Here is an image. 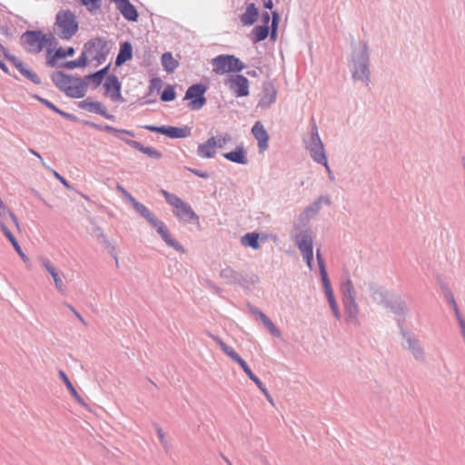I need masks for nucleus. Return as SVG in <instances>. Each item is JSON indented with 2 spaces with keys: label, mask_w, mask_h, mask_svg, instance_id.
<instances>
[{
  "label": "nucleus",
  "mask_w": 465,
  "mask_h": 465,
  "mask_svg": "<svg viewBox=\"0 0 465 465\" xmlns=\"http://www.w3.org/2000/svg\"><path fill=\"white\" fill-rule=\"evenodd\" d=\"M130 203L135 212L147 221V223L157 232L163 241L170 247L180 252H185L183 246L173 239L165 223L159 220L143 203L138 202L134 196H130Z\"/></svg>",
  "instance_id": "f257e3e1"
},
{
  "label": "nucleus",
  "mask_w": 465,
  "mask_h": 465,
  "mask_svg": "<svg viewBox=\"0 0 465 465\" xmlns=\"http://www.w3.org/2000/svg\"><path fill=\"white\" fill-rule=\"evenodd\" d=\"M53 84L61 92L70 98H82L85 95L88 84L79 76H72L63 71H56L51 74Z\"/></svg>",
  "instance_id": "f03ea898"
},
{
  "label": "nucleus",
  "mask_w": 465,
  "mask_h": 465,
  "mask_svg": "<svg viewBox=\"0 0 465 465\" xmlns=\"http://www.w3.org/2000/svg\"><path fill=\"white\" fill-rule=\"evenodd\" d=\"M350 70L354 82H363L366 86L371 82L370 55L367 42L362 43L361 50H353L351 53Z\"/></svg>",
  "instance_id": "7ed1b4c3"
},
{
  "label": "nucleus",
  "mask_w": 465,
  "mask_h": 465,
  "mask_svg": "<svg viewBox=\"0 0 465 465\" xmlns=\"http://www.w3.org/2000/svg\"><path fill=\"white\" fill-rule=\"evenodd\" d=\"M310 134V141L306 143L305 147L310 152V155L312 158V160L315 163L322 164L325 167L329 180L333 182L335 180V176L329 166L324 145L321 140L318 132V127L313 118H312V127Z\"/></svg>",
  "instance_id": "20e7f679"
},
{
  "label": "nucleus",
  "mask_w": 465,
  "mask_h": 465,
  "mask_svg": "<svg viewBox=\"0 0 465 465\" xmlns=\"http://www.w3.org/2000/svg\"><path fill=\"white\" fill-rule=\"evenodd\" d=\"M79 24L71 10H61L55 15L54 32L63 40H70L78 31Z\"/></svg>",
  "instance_id": "39448f33"
},
{
  "label": "nucleus",
  "mask_w": 465,
  "mask_h": 465,
  "mask_svg": "<svg viewBox=\"0 0 465 465\" xmlns=\"http://www.w3.org/2000/svg\"><path fill=\"white\" fill-rule=\"evenodd\" d=\"M113 41L105 37L97 36L84 43L83 51L92 57L97 64H104L113 48Z\"/></svg>",
  "instance_id": "423d86ee"
},
{
  "label": "nucleus",
  "mask_w": 465,
  "mask_h": 465,
  "mask_svg": "<svg viewBox=\"0 0 465 465\" xmlns=\"http://www.w3.org/2000/svg\"><path fill=\"white\" fill-rule=\"evenodd\" d=\"M397 325L403 339L402 348L408 350L416 361L424 362L426 355L418 336L413 331L404 328L402 320H397Z\"/></svg>",
  "instance_id": "0eeeda50"
},
{
  "label": "nucleus",
  "mask_w": 465,
  "mask_h": 465,
  "mask_svg": "<svg viewBox=\"0 0 465 465\" xmlns=\"http://www.w3.org/2000/svg\"><path fill=\"white\" fill-rule=\"evenodd\" d=\"M45 37L41 30H26L20 36V45L29 54H39L45 46Z\"/></svg>",
  "instance_id": "6e6552de"
},
{
  "label": "nucleus",
  "mask_w": 465,
  "mask_h": 465,
  "mask_svg": "<svg viewBox=\"0 0 465 465\" xmlns=\"http://www.w3.org/2000/svg\"><path fill=\"white\" fill-rule=\"evenodd\" d=\"M293 230L295 231L294 242L300 252L312 250L315 237L312 229L307 223H294Z\"/></svg>",
  "instance_id": "1a4fd4ad"
},
{
  "label": "nucleus",
  "mask_w": 465,
  "mask_h": 465,
  "mask_svg": "<svg viewBox=\"0 0 465 465\" xmlns=\"http://www.w3.org/2000/svg\"><path fill=\"white\" fill-rule=\"evenodd\" d=\"M207 87L203 84H194L188 87L185 92L184 100H189L187 107L192 111L201 110L206 104Z\"/></svg>",
  "instance_id": "9d476101"
},
{
  "label": "nucleus",
  "mask_w": 465,
  "mask_h": 465,
  "mask_svg": "<svg viewBox=\"0 0 465 465\" xmlns=\"http://www.w3.org/2000/svg\"><path fill=\"white\" fill-rule=\"evenodd\" d=\"M142 127L153 133L164 134L172 139L186 138L191 135V128L188 126L176 127L171 125L156 126L145 124Z\"/></svg>",
  "instance_id": "9b49d317"
},
{
  "label": "nucleus",
  "mask_w": 465,
  "mask_h": 465,
  "mask_svg": "<svg viewBox=\"0 0 465 465\" xmlns=\"http://www.w3.org/2000/svg\"><path fill=\"white\" fill-rule=\"evenodd\" d=\"M229 88L236 97L249 95V80L242 74H232L229 76Z\"/></svg>",
  "instance_id": "f8f14e48"
},
{
  "label": "nucleus",
  "mask_w": 465,
  "mask_h": 465,
  "mask_svg": "<svg viewBox=\"0 0 465 465\" xmlns=\"http://www.w3.org/2000/svg\"><path fill=\"white\" fill-rule=\"evenodd\" d=\"M316 259H317V263H318L319 272H320L321 279L322 282L324 292L327 297V301L329 302V301L334 300L335 296H334V293H333V291L331 288V282H330V279L328 276V272H327L326 266H325V262H324V259L322 255L320 249H317V251H316Z\"/></svg>",
  "instance_id": "ddd939ff"
},
{
  "label": "nucleus",
  "mask_w": 465,
  "mask_h": 465,
  "mask_svg": "<svg viewBox=\"0 0 465 465\" xmlns=\"http://www.w3.org/2000/svg\"><path fill=\"white\" fill-rule=\"evenodd\" d=\"M316 259H317V263H318L319 272H320L321 279L322 282L324 292L327 297V301L329 302V301L334 300L335 296H334V293H333V291L331 288V282H330V279L328 276V272H327L326 266H325V262H324V259L322 255L320 249H317V251H316Z\"/></svg>",
  "instance_id": "4468645a"
},
{
  "label": "nucleus",
  "mask_w": 465,
  "mask_h": 465,
  "mask_svg": "<svg viewBox=\"0 0 465 465\" xmlns=\"http://www.w3.org/2000/svg\"><path fill=\"white\" fill-rule=\"evenodd\" d=\"M78 107L84 110H86L90 113H94L99 115H102L107 120L114 121L115 117L114 114H109L103 104L99 101H92L90 97L80 101L78 103Z\"/></svg>",
  "instance_id": "2eb2a0df"
},
{
  "label": "nucleus",
  "mask_w": 465,
  "mask_h": 465,
  "mask_svg": "<svg viewBox=\"0 0 465 465\" xmlns=\"http://www.w3.org/2000/svg\"><path fill=\"white\" fill-rule=\"evenodd\" d=\"M173 215L181 222L185 223H199V216L193 210L191 205L185 202L178 205V208L173 209Z\"/></svg>",
  "instance_id": "dca6fc26"
},
{
  "label": "nucleus",
  "mask_w": 465,
  "mask_h": 465,
  "mask_svg": "<svg viewBox=\"0 0 465 465\" xmlns=\"http://www.w3.org/2000/svg\"><path fill=\"white\" fill-rule=\"evenodd\" d=\"M220 277L223 279L227 284L231 285L244 287L248 283L246 277L242 273L233 270L230 266H226L221 270Z\"/></svg>",
  "instance_id": "f3484780"
},
{
  "label": "nucleus",
  "mask_w": 465,
  "mask_h": 465,
  "mask_svg": "<svg viewBox=\"0 0 465 465\" xmlns=\"http://www.w3.org/2000/svg\"><path fill=\"white\" fill-rule=\"evenodd\" d=\"M104 87L112 101H123L121 94L122 84L115 74H109L106 76Z\"/></svg>",
  "instance_id": "a211bd4d"
},
{
  "label": "nucleus",
  "mask_w": 465,
  "mask_h": 465,
  "mask_svg": "<svg viewBox=\"0 0 465 465\" xmlns=\"http://www.w3.org/2000/svg\"><path fill=\"white\" fill-rule=\"evenodd\" d=\"M277 91L271 81L262 83V96L257 107L269 108L276 100Z\"/></svg>",
  "instance_id": "6ab92c4d"
},
{
  "label": "nucleus",
  "mask_w": 465,
  "mask_h": 465,
  "mask_svg": "<svg viewBox=\"0 0 465 465\" xmlns=\"http://www.w3.org/2000/svg\"><path fill=\"white\" fill-rule=\"evenodd\" d=\"M75 49L73 46H69L65 49L59 47L56 48L53 54V49L48 48L46 51V64L50 67H55L57 65L56 61L65 57H71L74 54Z\"/></svg>",
  "instance_id": "aec40b11"
},
{
  "label": "nucleus",
  "mask_w": 465,
  "mask_h": 465,
  "mask_svg": "<svg viewBox=\"0 0 465 465\" xmlns=\"http://www.w3.org/2000/svg\"><path fill=\"white\" fill-rule=\"evenodd\" d=\"M252 134L258 142V148L260 153H263L269 147V134L263 124L257 121L252 127L251 130Z\"/></svg>",
  "instance_id": "412c9836"
},
{
  "label": "nucleus",
  "mask_w": 465,
  "mask_h": 465,
  "mask_svg": "<svg viewBox=\"0 0 465 465\" xmlns=\"http://www.w3.org/2000/svg\"><path fill=\"white\" fill-rule=\"evenodd\" d=\"M342 305L345 312V322L350 324L358 326L359 321V305L356 299L342 301Z\"/></svg>",
  "instance_id": "4be33fe9"
},
{
  "label": "nucleus",
  "mask_w": 465,
  "mask_h": 465,
  "mask_svg": "<svg viewBox=\"0 0 465 465\" xmlns=\"http://www.w3.org/2000/svg\"><path fill=\"white\" fill-rule=\"evenodd\" d=\"M9 62L19 71V73L35 84H41L42 81L38 74L28 69L26 64L17 56L10 57Z\"/></svg>",
  "instance_id": "5701e85b"
},
{
  "label": "nucleus",
  "mask_w": 465,
  "mask_h": 465,
  "mask_svg": "<svg viewBox=\"0 0 465 465\" xmlns=\"http://www.w3.org/2000/svg\"><path fill=\"white\" fill-rule=\"evenodd\" d=\"M116 8L124 16V18L129 22H137L139 18V13L135 6L130 2V0H121L116 3Z\"/></svg>",
  "instance_id": "b1692460"
},
{
  "label": "nucleus",
  "mask_w": 465,
  "mask_h": 465,
  "mask_svg": "<svg viewBox=\"0 0 465 465\" xmlns=\"http://www.w3.org/2000/svg\"><path fill=\"white\" fill-rule=\"evenodd\" d=\"M209 336L219 345L222 351L231 358L233 361L237 362L241 368L245 365L246 361L234 351V349L227 345L220 337L209 333Z\"/></svg>",
  "instance_id": "393cba45"
},
{
  "label": "nucleus",
  "mask_w": 465,
  "mask_h": 465,
  "mask_svg": "<svg viewBox=\"0 0 465 465\" xmlns=\"http://www.w3.org/2000/svg\"><path fill=\"white\" fill-rule=\"evenodd\" d=\"M118 138L121 139L122 141H124L130 147H132L135 150H138L139 152L148 155L151 158L160 159L163 156V154L160 151H158L151 146H144L143 143H141L138 141L126 139V138H123V137H118Z\"/></svg>",
  "instance_id": "a878e982"
},
{
  "label": "nucleus",
  "mask_w": 465,
  "mask_h": 465,
  "mask_svg": "<svg viewBox=\"0 0 465 465\" xmlns=\"http://www.w3.org/2000/svg\"><path fill=\"white\" fill-rule=\"evenodd\" d=\"M41 264L52 276L57 291L62 293L64 292H65V284H64L60 273L53 266L51 262L47 258H42Z\"/></svg>",
  "instance_id": "bb28decb"
},
{
  "label": "nucleus",
  "mask_w": 465,
  "mask_h": 465,
  "mask_svg": "<svg viewBox=\"0 0 465 465\" xmlns=\"http://www.w3.org/2000/svg\"><path fill=\"white\" fill-rule=\"evenodd\" d=\"M217 142L214 136L209 138L205 143H200L197 147V155L201 158H213L216 153Z\"/></svg>",
  "instance_id": "cd10ccee"
},
{
  "label": "nucleus",
  "mask_w": 465,
  "mask_h": 465,
  "mask_svg": "<svg viewBox=\"0 0 465 465\" xmlns=\"http://www.w3.org/2000/svg\"><path fill=\"white\" fill-rule=\"evenodd\" d=\"M322 203L330 205L331 203V198L327 195H322L314 200L310 205H308L303 212V214L306 216L307 220L319 213Z\"/></svg>",
  "instance_id": "c85d7f7f"
},
{
  "label": "nucleus",
  "mask_w": 465,
  "mask_h": 465,
  "mask_svg": "<svg viewBox=\"0 0 465 465\" xmlns=\"http://www.w3.org/2000/svg\"><path fill=\"white\" fill-rule=\"evenodd\" d=\"M259 17V9L254 3L246 4V9L243 14L241 15L240 20L242 25L250 26L252 25Z\"/></svg>",
  "instance_id": "c756f323"
},
{
  "label": "nucleus",
  "mask_w": 465,
  "mask_h": 465,
  "mask_svg": "<svg viewBox=\"0 0 465 465\" xmlns=\"http://www.w3.org/2000/svg\"><path fill=\"white\" fill-rule=\"evenodd\" d=\"M246 151L242 145H239L235 148V150L228 153H224L223 154V158L227 161L237 164H247L248 158L246 155Z\"/></svg>",
  "instance_id": "7c9ffc66"
},
{
  "label": "nucleus",
  "mask_w": 465,
  "mask_h": 465,
  "mask_svg": "<svg viewBox=\"0 0 465 465\" xmlns=\"http://www.w3.org/2000/svg\"><path fill=\"white\" fill-rule=\"evenodd\" d=\"M368 288L373 302L378 304H382L385 307L386 303L389 302L387 292L380 288L374 282H370Z\"/></svg>",
  "instance_id": "2f4dec72"
},
{
  "label": "nucleus",
  "mask_w": 465,
  "mask_h": 465,
  "mask_svg": "<svg viewBox=\"0 0 465 465\" xmlns=\"http://www.w3.org/2000/svg\"><path fill=\"white\" fill-rule=\"evenodd\" d=\"M133 58V46L129 41L121 43L120 49L115 59V65L121 66Z\"/></svg>",
  "instance_id": "473e14b6"
},
{
  "label": "nucleus",
  "mask_w": 465,
  "mask_h": 465,
  "mask_svg": "<svg viewBox=\"0 0 465 465\" xmlns=\"http://www.w3.org/2000/svg\"><path fill=\"white\" fill-rule=\"evenodd\" d=\"M385 307L390 309L397 316L401 317L398 320H402L404 322V317L407 313V306L403 300L401 298L389 300Z\"/></svg>",
  "instance_id": "72a5a7b5"
},
{
  "label": "nucleus",
  "mask_w": 465,
  "mask_h": 465,
  "mask_svg": "<svg viewBox=\"0 0 465 465\" xmlns=\"http://www.w3.org/2000/svg\"><path fill=\"white\" fill-rule=\"evenodd\" d=\"M341 301L356 299V292L350 276L342 278L341 283Z\"/></svg>",
  "instance_id": "f704fd0d"
},
{
  "label": "nucleus",
  "mask_w": 465,
  "mask_h": 465,
  "mask_svg": "<svg viewBox=\"0 0 465 465\" xmlns=\"http://www.w3.org/2000/svg\"><path fill=\"white\" fill-rule=\"evenodd\" d=\"M242 371L245 372V374L249 377L251 381H252L257 387L260 389V391L263 393V395L266 397L267 401L272 404V397L269 393L267 388L265 385L262 382V381L252 372V371L250 369L247 363L242 367Z\"/></svg>",
  "instance_id": "c9c22d12"
},
{
  "label": "nucleus",
  "mask_w": 465,
  "mask_h": 465,
  "mask_svg": "<svg viewBox=\"0 0 465 465\" xmlns=\"http://www.w3.org/2000/svg\"><path fill=\"white\" fill-rule=\"evenodd\" d=\"M58 374H59V377L61 378V380L63 381V382L64 383V385L66 386L67 390L70 391L71 395L74 397V399L81 406L86 407L87 404L85 403L84 399L80 396V394L77 392V391L74 387L73 383L70 381L69 378L67 377L66 373L64 371L60 370Z\"/></svg>",
  "instance_id": "e433bc0d"
},
{
  "label": "nucleus",
  "mask_w": 465,
  "mask_h": 465,
  "mask_svg": "<svg viewBox=\"0 0 465 465\" xmlns=\"http://www.w3.org/2000/svg\"><path fill=\"white\" fill-rule=\"evenodd\" d=\"M270 34V25H256L252 30V41L253 44H257L264 41Z\"/></svg>",
  "instance_id": "4c0bfd02"
},
{
  "label": "nucleus",
  "mask_w": 465,
  "mask_h": 465,
  "mask_svg": "<svg viewBox=\"0 0 465 465\" xmlns=\"http://www.w3.org/2000/svg\"><path fill=\"white\" fill-rule=\"evenodd\" d=\"M259 233L252 232H247L241 238V243L245 247H250L253 250L260 249L261 245L259 242Z\"/></svg>",
  "instance_id": "58836bf2"
},
{
  "label": "nucleus",
  "mask_w": 465,
  "mask_h": 465,
  "mask_svg": "<svg viewBox=\"0 0 465 465\" xmlns=\"http://www.w3.org/2000/svg\"><path fill=\"white\" fill-rule=\"evenodd\" d=\"M227 54H220L212 60L213 72L219 74L228 73Z\"/></svg>",
  "instance_id": "ea45409f"
},
{
  "label": "nucleus",
  "mask_w": 465,
  "mask_h": 465,
  "mask_svg": "<svg viewBox=\"0 0 465 465\" xmlns=\"http://www.w3.org/2000/svg\"><path fill=\"white\" fill-rule=\"evenodd\" d=\"M162 65L167 73L173 72L179 65L170 52L163 53L161 57Z\"/></svg>",
  "instance_id": "a19ab883"
},
{
  "label": "nucleus",
  "mask_w": 465,
  "mask_h": 465,
  "mask_svg": "<svg viewBox=\"0 0 465 465\" xmlns=\"http://www.w3.org/2000/svg\"><path fill=\"white\" fill-rule=\"evenodd\" d=\"M87 64H88V56L85 54V52L82 51L80 56L77 59L72 60V61H67L63 64V66L67 69L73 70V69L78 68V67H85Z\"/></svg>",
  "instance_id": "79ce46f5"
},
{
  "label": "nucleus",
  "mask_w": 465,
  "mask_h": 465,
  "mask_svg": "<svg viewBox=\"0 0 465 465\" xmlns=\"http://www.w3.org/2000/svg\"><path fill=\"white\" fill-rule=\"evenodd\" d=\"M228 73H239L245 67L243 62L233 54H227Z\"/></svg>",
  "instance_id": "37998d69"
},
{
  "label": "nucleus",
  "mask_w": 465,
  "mask_h": 465,
  "mask_svg": "<svg viewBox=\"0 0 465 465\" xmlns=\"http://www.w3.org/2000/svg\"><path fill=\"white\" fill-rule=\"evenodd\" d=\"M161 194L165 199L166 203L173 207V209L178 208V205L182 204L183 202L180 197L173 193H169L164 189L160 190Z\"/></svg>",
  "instance_id": "c03bdc74"
},
{
  "label": "nucleus",
  "mask_w": 465,
  "mask_h": 465,
  "mask_svg": "<svg viewBox=\"0 0 465 465\" xmlns=\"http://www.w3.org/2000/svg\"><path fill=\"white\" fill-rule=\"evenodd\" d=\"M83 123L84 125L89 126V127L98 130V131H104L107 133L118 134V128H115V127L108 125V124H95V123H93L90 121H84Z\"/></svg>",
  "instance_id": "a18cd8bd"
},
{
  "label": "nucleus",
  "mask_w": 465,
  "mask_h": 465,
  "mask_svg": "<svg viewBox=\"0 0 465 465\" xmlns=\"http://www.w3.org/2000/svg\"><path fill=\"white\" fill-rule=\"evenodd\" d=\"M0 217L3 221L6 217H9L12 220L13 223L16 226V228L19 229V222L17 217L5 204L0 206Z\"/></svg>",
  "instance_id": "49530a36"
},
{
  "label": "nucleus",
  "mask_w": 465,
  "mask_h": 465,
  "mask_svg": "<svg viewBox=\"0 0 465 465\" xmlns=\"http://www.w3.org/2000/svg\"><path fill=\"white\" fill-rule=\"evenodd\" d=\"M79 3L90 13H96L101 8L102 0H79Z\"/></svg>",
  "instance_id": "de8ad7c7"
},
{
  "label": "nucleus",
  "mask_w": 465,
  "mask_h": 465,
  "mask_svg": "<svg viewBox=\"0 0 465 465\" xmlns=\"http://www.w3.org/2000/svg\"><path fill=\"white\" fill-rule=\"evenodd\" d=\"M262 322L263 323V325L269 330V331L271 332L272 335H273L274 337H277L279 338L281 335H282V332L281 331L279 330V328H277L275 326V324L271 321V319L267 316H262Z\"/></svg>",
  "instance_id": "09e8293b"
},
{
  "label": "nucleus",
  "mask_w": 465,
  "mask_h": 465,
  "mask_svg": "<svg viewBox=\"0 0 465 465\" xmlns=\"http://www.w3.org/2000/svg\"><path fill=\"white\" fill-rule=\"evenodd\" d=\"M176 97V93L174 88L168 84L161 94V100L163 102H171L173 101Z\"/></svg>",
  "instance_id": "8fccbe9b"
},
{
  "label": "nucleus",
  "mask_w": 465,
  "mask_h": 465,
  "mask_svg": "<svg viewBox=\"0 0 465 465\" xmlns=\"http://www.w3.org/2000/svg\"><path fill=\"white\" fill-rule=\"evenodd\" d=\"M279 22H280V14L277 11H272V25L270 26L272 39H274L277 35V29H278Z\"/></svg>",
  "instance_id": "3c124183"
},
{
  "label": "nucleus",
  "mask_w": 465,
  "mask_h": 465,
  "mask_svg": "<svg viewBox=\"0 0 465 465\" xmlns=\"http://www.w3.org/2000/svg\"><path fill=\"white\" fill-rule=\"evenodd\" d=\"M440 287H441L444 297H445L446 301L448 302V303L450 305V304L456 302V300H455L454 295L451 292L450 289L445 283H441Z\"/></svg>",
  "instance_id": "603ef678"
},
{
  "label": "nucleus",
  "mask_w": 465,
  "mask_h": 465,
  "mask_svg": "<svg viewBox=\"0 0 465 465\" xmlns=\"http://www.w3.org/2000/svg\"><path fill=\"white\" fill-rule=\"evenodd\" d=\"M84 79L85 80V82L87 80L92 81V83L94 85V87L99 86L103 83V81H104V78H102L100 75H98L96 71L94 72V73H91V74H89L87 75H85Z\"/></svg>",
  "instance_id": "864d4df0"
},
{
  "label": "nucleus",
  "mask_w": 465,
  "mask_h": 465,
  "mask_svg": "<svg viewBox=\"0 0 465 465\" xmlns=\"http://www.w3.org/2000/svg\"><path fill=\"white\" fill-rule=\"evenodd\" d=\"M0 229L4 235L7 238V240L12 243L16 241L15 235L11 232V231L7 228L6 224L3 220H0Z\"/></svg>",
  "instance_id": "5fc2aeb1"
},
{
  "label": "nucleus",
  "mask_w": 465,
  "mask_h": 465,
  "mask_svg": "<svg viewBox=\"0 0 465 465\" xmlns=\"http://www.w3.org/2000/svg\"><path fill=\"white\" fill-rule=\"evenodd\" d=\"M163 86V81L160 77H153L150 80L149 83V90L150 92H160L161 88Z\"/></svg>",
  "instance_id": "6e6d98bb"
},
{
  "label": "nucleus",
  "mask_w": 465,
  "mask_h": 465,
  "mask_svg": "<svg viewBox=\"0 0 465 465\" xmlns=\"http://www.w3.org/2000/svg\"><path fill=\"white\" fill-rule=\"evenodd\" d=\"M304 262H306L307 266L310 268V269H312V266H313V249H310L308 251H305V252H301Z\"/></svg>",
  "instance_id": "4d7b16f0"
},
{
  "label": "nucleus",
  "mask_w": 465,
  "mask_h": 465,
  "mask_svg": "<svg viewBox=\"0 0 465 465\" xmlns=\"http://www.w3.org/2000/svg\"><path fill=\"white\" fill-rule=\"evenodd\" d=\"M34 98L39 101L42 104L46 106L48 109L52 110L53 112L56 113L59 111V108L55 106L52 102L49 100L43 98L37 94L34 95Z\"/></svg>",
  "instance_id": "13d9d810"
},
{
  "label": "nucleus",
  "mask_w": 465,
  "mask_h": 465,
  "mask_svg": "<svg viewBox=\"0 0 465 465\" xmlns=\"http://www.w3.org/2000/svg\"><path fill=\"white\" fill-rule=\"evenodd\" d=\"M328 303L330 305V308H331L335 319L340 320L341 317V312H340V309H339L336 300L334 299V300L329 301Z\"/></svg>",
  "instance_id": "bf43d9fd"
},
{
  "label": "nucleus",
  "mask_w": 465,
  "mask_h": 465,
  "mask_svg": "<svg viewBox=\"0 0 465 465\" xmlns=\"http://www.w3.org/2000/svg\"><path fill=\"white\" fill-rule=\"evenodd\" d=\"M232 141V136L231 134L225 133L223 134V135L220 136V138L218 140H216L217 142V147L219 148H223L224 147V145L226 143H228L229 142Z\"/></svg>",
  "instance_id": "052dcab7"
},
{
  "label": "nucleus",
  "mask_w": 465,
  "mask_h": 465,
  "mask_svg": "<svg viewBox=\"0 0 465 465\" xmlns=\"http://www.w3.org/2000/svg\"><path fill=\"white\" fill-rule=\"evenodd\" d=\"M186 169L193 173L194 175L198 176V177H201V178H203V179H207L209 178V173L207 172H203L202 170H199V169H195V168H191V167H186Z\"/></svg>",
  "instance_id": "680f3d73"
},
{
  "label": "nucleus",
  "mask_w": 465,
  "mask_h": 465,
  "mask_svg": "<svg viewBox=\"0 0 465 465\" xmlns=\"http://www.w3.org/2000/svg\"><path fill=\"white\" fill-rule=\"evenodd\" d=\"M14 247V249L15 250V252L18 253V255L25 261H28V257L24 253L19 242H17V240L14 242L11 243Z\"/></svg>",
  "instance_id": "e2e57ef3"
},
{
  "label": "nucleus",
  "mask_w": 465,
  "mask_h": 465,
  "mask_svg": "<svg viewBox=\"0 0 465 465\" xmlns=\"http://www.w3.org/2000/svg\"><path fill=\"white\" fill-rule=\"evenodd\" d=\"M57 114L59 115H61L62 117L69 120V121H72V122H77L78 121V118L74 114L66 113V112H64V111H63L61 109H59Z\"/></svg>",
  "instance_id": "0e129e2a"
},
{
  "label": "nucleus",
  "mask_w": 465,
  "mask_h": 465,
  "mask_svg": "<svg viewBox=\"0 0 465 465\" xmlns=\"http://www.w3.org/2000/svg\"><path fill=\"white\" fill-rule=\"evenodd\" d=\"M156 432H157V436H158V438L160 440V442L166 449L167 448V440H165V435H164L162 428L157 426L156 427Z\"/></svg>",
  "instance_id": "69168bd1"
},
{
  "label": "nucleus",
  "mask_w": 465,
  "mask_h": 465,
  "mask_svg": "<svg viewBox=\"0 0 465 465\" xmlns=\"http://www.w3.org/2000/svg\"><path fill=\"white\" fill-rule=\"evenodd\" d=\"M64 305H65L72 312H74V314L77 317V319H79V321L84 323V325L86 324L84 319L82 317V315L74 309V306H72L71 304H69L68 302H64Z\"/></svg>",
  "instance_id": "338daca9"
},
{
  "label": "nucleus",
  "mask_w": 465,
  "mask_h": 465,
  "mask_svg": "<svg viewBox=\"0 0 465 465\" xmlns=\"http://www.w3.org/2000/svg\"><path fill=\"white\" fill-rule=\"evenodd\" d=\"M106 249L108 250V252L113 256V258L115 260L116 266H118V257L116 252L115 246L110 242V245H105Z\"/></svg>",
  "instance_id": "774afa93"
}]
</instances>
